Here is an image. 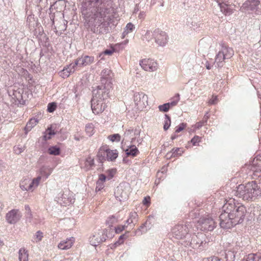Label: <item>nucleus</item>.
<instances>
[{
	"label": "nucleus",
	"instance_id": "1",
	"mask_svg": "<svg viewBox=\"0 0 261 261\" xmlns=\"http://www.w3.org/2000/svg\"><path fill=\"white\" fill-rule=\"evenodd\" d=\"M105 0H85L82 5V13L85 15L88 27L94 33L105 22L111 21V8L106 6Z\"/></svg>",
	"mask_w": 261,
	"mask_h": 261
},
{
	"label": "nucleus",
	"instance_id": "2",
	"mask_svg": "<svg viewBox=\"0 0 261 261\" xmlns=\"http://www.w3.org/2000/svg\"><path fill=\"white\" fill-rule=\"evenodd\" d=\"M223 211L219 216L220 225L222 228L229 229L243 222L246 210L234 199L230 198L224 204Z\"/></svg>",
	"mask_w": 261,
	"mask_h": 261
},
{
	"label": "nucleus",
	"instance_id": "3",
	"mask_svg": "<svg viewBox=\"0 0 261 261\" xmlns=\"http://www.w3.org/2000/svg\"><path fill=\"white\" fill-rule=\"evenodd\" d=\"M236 195L244 200H254L261 194V188L256 180L249 182L244 185H240L236 192Z\"/></svg>",
	"mask_w": 261,
	"mask_h": 261
},
{
	"label": "nucleus",
	"instance_id": "4",
	"mask_svg": "<svg viewBox=\"0 0 261 261\" xmlns=\"http://www.w3.org/2000/svg\"><path fill=\"white\" fill-rule=\"evenodd\" d=\"M94 57L89 56H83L76 60L74 63H72L65 67L60 73L63 77H67L71 73H73L77 66H86L92 64L94 62Z\"/></svg>",
	"mask_w": 261,
	"mask_h": 261
},
{
	"label": "nucleus",
	"instance_id": "5",
	"mask_svg": "<svg viewBox=\"0 0 261 261\" xmlns=\"http://www.w3.org/2000/svg\"><path fill=\"white\" fill-rule=\"evenodd\" d=\"M220 45L221 48L215 58V63L218 67H222L223 61L225 59H230L234 54L232 48L229 47L224 43L221 42Z\"/></svg>",
	"mask_w": 261,
	"mask_h": 261
},
{
	"label": "nucleus",
	"instance_id": "6",
	"mask_svg": "<svg viewBox=\"0 0 261 261\" xmlns=\"http://www.w3.org/2000/svg\"><path fill=\"white\" fill-rule=\"evenodd\" d=\"M112 87L110 84L107 85L101 84L93 90L92 98L106 100L109 96L110 90Z\"/></svg>",
	"mask_w": 261,
	"mask_h": 261
},
{
	"label": "nucleus",
	"instance_id": "7",
	"mask_svg": "<svg viewBox=\"0 0 261 261\" xmlns=\"http://www.w3.org/2000/svg\"><path fill=\"white\" fill-rule=\"evenodd\" d=\"M191 226V223L176 225L172 228V234L177 239H182L188 234L190 228Z\"/></svg>",
	"mask_w": 261,
	"mask_h": 261
},
{
	"label": "nucleus",
	"instance_id": "8",
	"mask_svg": "<svg viewBox=\"0 0 261 261\" xmlns=\"http://www.w3.org/2000/svg\"><path fill=\"white\" fill-rule=\"evenodd\" d=\"M216 226L215 222L210 217L200 218L196 225L197 229L201 231H212Z\"/></svg>",
	"mask_w": 261,
	"mask_h": 261
},
{
	"label": "nucleus",
	"instance_id": "9",
	"mask_svg": "<svg viewBox=\"0 0 261 261\" xmlns=\"http://www.w3.org/2000/svg\"><path fill=\"white\" fill-rule=\"evenodd\" d=\"M41 178V176H38L33 180L29 178H24L20 182V188L23 191H33L39 185Z\"/></svg>",
	"mask_w": 261,
	"mask_h": 261
},
{
	"label": "nucleus",
	"instance_id": "10",
	"mask_svg": "<svg viewBox=\"0 0 261 261\" xmlns=\"http://www.w3.org/2000/svg\"><path fill=\"white\" fill-rule=\"evenodd\" d=\"M259 5V0H247L241 6L240 10L243 12L256 14Z\"/></svg>",
	"mask_w": 261,
	"mask_h": 261
},
{
	"label": "nucleus",
	"instance_id": "11",
	"mask_svg": "<svg viewBox=\"0 0 261 261\" xmlns=\"http://www.w3.org/2000/svg\"><path fill=\"white\" fill-rule=\"evenodd\" d=\"M110 230L104 229L99 231L97 234H94L90 238V245H99L106 241L109 238L108 232Z\"/></svg>",
	"mask_w": 261,
	"mask_h": 261
},
{
	"label": "nucleus",
	"instance_id": "12",
	"mask_svg": "<svg viewBox=\"0 0 261 261\" xmlns=\"http://www.w3.org/2000/svg\"><path fill=\"white\" fill-rule=\"evenodd\" d=\"M105 100L92 98L91 100L92 110L95 114H98L102 113L107 107Z\"/></svg>",
	"mask_w": 261,
	"mask_h": 261
},
{
	"label": "nucleus",
	"instance_id": "13",
	"mask_svg": "<svg viewBox=\"0 0 261 261\" xmlns=\"http://www.w3.org/2000/svg\"><path fill=\"white\" fill-rule=\"evenodd\" d=\"M147 96L143 92H136L134 95V100L137 109L142 110L147 105Z\"/></svg>",
	"mask_w": 261,
	"mask_h": 261
},
{
	"label": "nucleus",
	"instance_id": "14",
	"mask_svg": "<svg viewBox=\"0 0 261 261\" xmlns=\"http://www.w3.org/2000/svg\"><path fill=\"white\" fill-rule=\"evenodd\" d=\"M140 65L142 69L146 71L153 72L158 69L157 63L151 59H144L141 60Z\"/></svg>",
	"mask_w": 261,
	"mask_h": 261
},
{
	"label": "nucleus",
	"instance_id": "15",
	"mask_svg": "<svg viewBox=\"0 0 261 261\" xmlns=\"http://www.w3.org/2000/svg\"><path fill=\"white\" fill-rule=\"evenodd\" d=\"M22 217L21 213L17 209H13L7 213L6 219L10 224H14L20 220Z\"/></svg>",
	"mask_w": 261,
	"mask_h": 261
},
{
	"label": "nucleus",
	"instance_id": "16",
	"mask_svg": "<svg viewBox=\"0 0 261 261\" xmlns=\"http://www.w3.org/2000/svg\"><path fill=\"white\" fill-rule=\"evenodd\" d=\"M168 36L166 32L159 29L154 30V41L159 46H164L167 43Z\"/></svg>",
	"mask_w": 261,
	"mask_h": 261
},
{
	"label": "nucleus",
	"instance_id": "17",
	"mask_svg": "<svg viewBox=\"0 0 261 261\" xmlns=\"http://www.w3.org/2000/svg\"><path fill=\"white\" fill-rule=\"evenodd\" d=\"M113 73L111 70L108 68L104 69L101 72V84H108L112 86Z\"/></svg>",
	"mask_w": 261,
	"mask_h": 261
},
{
	"label": "nucleus",
	"instance_id": "18",
	"mask_svg": "<svg viewBox=\"0 0 261 261\" xmlns=\"http://www.w3.org/2000/svg\"><path fill=\"white\" fill-rule=\"evenodd\" d=\"M114 194L116 199L120 202L126 200L128 197L127 192L123 190L121 186L116 188Z\"/></svg>",
	"mask_w": 261,
	"mask_h": 261
},
{
	"label": "nucleus",
	"instance_id": "19",
	"mask_svg": "<svg viewBox=\"0 0 261 261\" xmlns=\"http://www.w3.org/2000/svg\"><path fill=\"white\" fill-rule=\"evenodd\" d=\"M151 227V223L146 221L143 224L141 225L140 227L135 231V235L141 236L143 233H146Z\"/></svg>",
	"mask_w": 261,
	"mask_h": 261
},
{
	"label": "nucleus",
	"instance_id": "20",
	"mask_svg": "<svg viewBox=\"0 0 261 261\" xmlns=\"http://www.w3.org/2000/svg\"><path fill=\"white\" fill-rule=\"evenodd\" d=\"M205 238V235L203 233H198V235H193L192 236L190 245H203L202 239Z\"/></svg>",
	"mask_w": 261,
	"mask_h": 261
},
{
	"label": "nucleus",
	"instance_id": "21",
	"mask_svg": "<svg viewBox=\"0 0 261 261\" xmlns=\"http://www.w3.org/2000/svg\"><path fill=\"white\" fill-rule=\"evenodd\" d=\"M125 152L127 156H132L133 158L136 156L139 153V151L135 145H129L125 150Z\"/></svg>",
	"mask_w": 261,
	"mask_h": 261
},
{
	"label": "nucleus",
	"instance_id": "22",
	"mask_svg": "<svg viewBox=\"0 0 261 261\" xmlns=\"http://www.w3.org/2000/svg\"><path fill=\"white\" fill-rule=\"evenodd\" d=\"M108 161H113L118 156V152L116 150H112L109 149H106L105 152Z\"/></svg>",
	"mask_w": 261,
	"mask_h": 261
},
{
	"label": "nucleus",
	"instance_id": "23",
	"mask_svg": "<svg viewBox=\"0 0 261 261\" xmlns=\"http://www.w3.org/2000/svg\"><path fill=\"white\" fill-rule=\"evenodd\" d=\"M242 261H261V255L259 254L250 253L245 256Z\"/></svg>",
	"mask_w": 261,
	"mask_h": 261
},
{
	"label": "nucleus",
	"instance_id": "24",
	"mask_svg": "<svg viewBox=\"0 0 261 261\" xmlns=\"http://www.w3.org/2000/svg\"><path fill=\"white\" fill-rule=\"evenodd\" d=\"M221 11L226 15H230L233 12V10L225 4H219Z\"/></svg>",
	"mask_w": 261,
	"mask_h": 261
},
{
	"label": "nucleus",
	"instance_id": "25",
	"mask_svg": "<svg viewBox=\"0 0 261 261\" xmlns=\"http://www.w3.org/2000/svg\"><path fill=\"white\" fill-rule=\"evenodd\" d=\"M183 153V151L180 149V148H174L171 151L167 153L166 156L167 157H175L181 155Z\"/></svg>",
	"mask_w": 261,
	"mask_h": 261
},
{
	"label": "nucleus",
	"instance_id": "26",
	"mask_svg": "<svg viewBox=\"0 0 261 261\" xmlns=\"http://www.w3.org/2000/svg\"><path fill=\"white\" fill-rule=\"evenodd\" d=\"M29 254L28 251L24 248H21L19 251V261H28Z\"/></svg>",
	"mask_w": 261,
	"mask_h": 261
},
{
	"label": "nucleus",
	"instance_id": "27",
	"mask_svg": "<svg viewBox=\"0 0 261 261\" xmlns=\"http://www.w3.org/2000/svg\"><path fill=\"white\" fill-rule=\"evenodd\" d=\"M94 166V159L91 157H88L86 159L85 162V170L88 171L91 170L93 167Z\"/></svg>",
	"mask_w": 261,
	"mask_h": 261
},
{
	"label": "nucleus",
	"instance_id": "28",
	"mask_svg": "<svg viewBox=\"0 0 261 261\" xmlns=\"http://www.w3.org/2000/svg\"><path fill=\"white\" fill-rule=\"evenodd\" d=\"M153 39H154V31H147L142 37L143 40L147 42H149Z\"/></svg>",
	"mask_w": 261,
	"mask_h": 261
},
{
	"label": "nucleus",
	"instance_id": "29",
	"mask_svg": "<svg viewBox=\"0 0 261 261\" xmlns=\"http://www.w3.org/2000/svg\"><path fill=\"white\" fill-rule=\"evenodd\" d=\"M38 122V120L36 118H31L30 121L27 123L25 127V130L27 132H29L31 130V129L35 126L37 123Z\"/></svg>",
	"mask_w": 261,
	"mask_h": 261
},
{
	"label": "nucleus",
	"instance_id": "30",
	"mask_svg": "<svg viewBox=\"0 0 261 261\" xmlns=\"http://www.w3.org/2000/svg\"><path fill=\"white\" fill-rule=\"evenodd\" d=\"M225 258L228 261H233L235 258V252L233 250H226L225 251Z\"/></svg>",
	"mask_w": 261,
	"mask_h": 261
},
{
	"label": "nucleus",
	"instance_id": "31",
	"mask_svg": "<svg viewBox=\"0 0 261 261\" xmlns=\"http://www.w3.org/2000/svg\"><path fill=\"white\" fill-rule=\"evenodd\" d=\"M253 178L254 180L257 181L258 185L261 184V169H256L253 171Z\"/></svg>",
	"mask_w": 261,
	"mask_h": 261
},
{
	"label": "nucleus",
	"instance_id": "32",
	"mask_svg": "<svg viewBox=\"0 0 261 261\" xmlns=\"http://www.w3.org/2000/svg\"><path fill=\"white\" fill-rule=\"evenodd\" d=\"M48 151L49 154L51 155H57L60 153V149L57 146H50Z\"/></svg>",
	"mask_w": 261,
	"mask_h": 261
},
{
	"label": "nucleus",
	"instance_id": "33",
	"mask_svg": "<svg viewBox=\"0 0 261 261\" xmlns=\"http://www.w3.org/2000/svg\"><path fill=\"white\" fill-rule=\"evenodd\" d=\"M40 172L41 175L45 176V178H47L51 173L50 169L47 166H42L40 169Z\"/></svg>",
	"mask_w": 261,
	"mask_h": 261
},
{
	"label": "nucleus",
	"instance_id": "34",
	"mask_svg": "<svg viewBox=\"0 0 261 261\" xmlns=\"http://www.w3.org/2000/svg\"><path fill=\"white\" fill-rule=\"evenodd\" d=\"M179 100V94H176L175 96L172 98L171 101L169 102H167V104L169 105V109L170 108L175 106Z\"/></svg>",
	"mask_w": 261,
	"mask_h": 261
},
{
	"label": "nucleus",
	"instance_id": "35",
	"mask_svg": "<svg viewBox=\"0 0 261 261\" xmlns=\"http://www.w3.org/2000/svg\"><path fill=\"white\" fill-rule=\"evenodd\" d=\"M43 233L41 231H37L33 237V242L35 243H38L42 239Z\"/></svg>",
	"mask_w": 261,
	"mask_h": 261
},
{
	"label": "nucleus",
	"instance_id": "36",
	"mask_svg": "<svg viewBox=\"0 0 261 261\" xmlns=\"http://www.w3.org/2000/svg\"><path fill=\"white\" fill-rule=\"evenodd\" d=\"M93 130H94V126H93V124L88 123V124H86V125L85 126V131H86L87 135H88L89 136H92L94 133Z\"/></svg>",
	"mask_w": 261,
	"mask_h": 261
},
{
	"label": "nucleus",
	"instance_id": "37",
	"mask_svg": "<svg viewBox=\"0 0 261 261\" xmlns=\"http://www.w3.org/2000/svg\"><path fill=\"white\" fill-rule=\"evenodd\" d=\"M246 241H247V238H245V237L242 238L240 235H238L235 240L232 241V243H236L237 245L240 243L247 244L248 242Z\"/></svg>",
	"mask_w": 261,
	"mask_h": 261
},
{
	"label": "nucleus",
	"instance_id": "38",
	"mask_svg": "<svg viewBox=\"0 0 261 261\" xmlns=\"http://www.w3.org/2000/svg\"><path fill=\"white\" fill-rule=\"evenodd\" d=\"M118 222V218L114 216H112L108 218L107 220V223L109 225V226L111 227L113 226V224Z\"/></svg>",
	"mask_w": 261,
	"mask_h": 261
},
{
	"label": "nucleus",
	"instance_id": "39",
	"mask_svg": "<svg viewBox=\"0 0 261 261\" xmlns=\"http://www.w3.org/2000/svg\"><path fill=\"white\" fill-rule=\"evenodd\" d=\"M171 125V119L169 115L166 114L164 124V129L167 130Z\"/></svg>",
	"mask_w": 261,
	"mask_h": 261
},
{
	"label": "nucleus",
	"instance_id": "40",
	"mask_svg": "<svg viewBox=\"0 0 261 261\" xmlns=\"http://www.w3.org/2000/svg\"><path fill=\"white\" fill-rule=\"evenodd\" d=\"M56 134V132L52 129V127L49 128L47 130V134L45 135L43 137L45 140H49L51 138V136L55 135Z\"/></svg>",
	"mask_w": 261,
	"mask_h": 261
},
{
	"label": "nucleus",
	"instance_id": "41",
	"mask_svg": "<svg viewBox=\"0 0 261 261\" xmlns=\"http://www.w3.org/2000/svg\"><path fill=\"white\" fill-rule=\"evenodd\" d=\"M75 242V238L73 237H70L69 238H67L65 240H63L61 241L58 245H65V244H67V245H73V244Z\"/></svg>",
	"mask_w": 261,
	"mask_h": 261
},
{
	"label": "nucleus",
	"instance_id": "42",
	"mask_svg": "<svg viewBox=\"0 0 261 261\" xmlns=\"http://www.w3.org/2000/svg\"><path fill=\"white\" fill-rule=\"evenodd\" d=\"M108 139L112 142H119L121 136L119 134H115L108 136Z\"/></svg>",
	"mask_w": 261,
	"mask_h": 261
},
{
	"label": "nucleus",
	"instance_id": "43",
	"mask_svg": "<svg viewBox=\"0 0 261 261\" xmlns=\"http://www.w3.org/2000/svg\"><path fill=\"white\" fill-rule=\"evenodd\" d=\"M129 218L130 220H132L133 223H136L138 220V215L135 212H131L129 213Z\"/></svg>",
	"mask_w": 261,
	"mask_h": 261
},
{
	"label": "nucleus",
	"instance_id": "44",
	"mask_svg": "<svg viewBox=\"0 0 261 261\" xmlns=\"http://www.w3.org/2000/svg\"><path fill=\"white\" fill-rule=\"evenodd\" d=\"M135 25L129 22V23H128L125 28V33H129L132 32H133V31L135 29Z\"/></svg>",
	"mask_w": 261,
	"mask_h": 261
},
{
	"label": "nucleus",
	"instance_id": "45",
	"mask_svg": "<svg viewBox=\"0 0 261 261\" xmlns=\"http://www.w3.org/2000/svg\"><path fill=\"white\" fill-rule=\"evenodd\" d=\"M58 202H60L61 203V201L65 204H66V201L67 200V197L66 195H65L64 193H60L59 194V197H58Z\"/></svg>",
	"mask_w": 261,
	"mask_h": 261
},
{
	"label": "nucleus",
	"instance_id": "46",
	"mask_svg": "<svg viewBox=\"0 0 261 261\" xmlns=\"http://www.w3.org/2000/svg\"><path fill=\"white\" fill-rule=\"evenodd\" d=\"M25 146L18 145L14 147V151L17 154H20L25 150Z\"/></svg>",
	"mask_w": 261,
	"mask_h": 261
},
{
	"label": "nucleus",
	"instance_id": "47",
	"mask_svg": "<svg viewBox=\"0 0 261 261\" xmlns=\"http://www.w3.org/2000/svg\"><path fill=\"white\" fill-rule=\"evenodd\" d=\"M57 108V105L55 102L49 103L47 106V111L49 113L53 112Z\"/></svg>",
	"mask_w": 261,
	"mask_h": 261
},
{
	"label": "nucleus",
	"instance_id": "48",
	"mask_svg": "<svg viewBox=\"0 0 261 261\" xmlns=\"http://www.w3.org/2000/svg\"><path fill=\"white\" fill-rule=\"evenodd\" d=\"M25 221L28 223H32L33 220V215L32 212L25 213Z\"/></svg>",
	"mask_w": 261,
	"mask_h": 261
},
{
	"label": "nucleus",
	"instance_id": "49",
	"mask_svg": "<svg viewBox=\"0 0 261 261\" xmlns=\"http://www.w3.org/2000/svg\"><path fill=\"white\" fill-rule=\"evenodd\" d=\"M159 109L161 112H167L169 111V105L167 103L159 106Z\"/></svg>",
	"mask_w": 261,
	"mask_h": 261
},
{
	"label": "nucleus",
	"instance_id": "50",
	"mask_svg": "<svg viewBox=\"0 0 261 261\" xmlns=\"http://www.w3.org/2000/svg\"><path fill=\"white\" fill-rule=\"evenodd\" d=\"M186 126H187L186 123H180L178 126L176 127V128L175 130V133H178L182 131L186 128Z\"/></svg>",
	"mask_w": 261,
	"mask_h": 261
},
{
	"label": "nucleus",
	"instance_id": "51",
	"mask_svg": "<svg viewBox=\"0 0 261 261\" xmlns=\"http://www.w3.org/2000/svg\"><path fill=\"white\" fill-rule=\"evenodd\" d=\"M106 176L103 174H101L99 175L98 180L97 181V188H98V185H100L101 183H102L103 181L106 180Z\"/></svg>",
	"mask_w": 261,
	"mask_h": 261
},
{
	"label": "nucleus",
	"instance_id": "52",
	"mask_svg": "<svg viewBox=\"0 0 261 261\" xmlns=\"http://www.w3.org/2000/svg\"><path fill=\"white\" fill-rule=\"evenodd\" d=\"M126 226L125 225H118V226L115 227L114 229L115 231V232L116 233H119L121 232L123 230L125 229Z\"/></svg>",
	"mask_w": 261,
	"mask_h": 261
},
{
	"label": "nucleus",
	"instance_id": "53",
	"mask_svg": "<svg viewBox=\"0 0 261 261\" xmlns=\"http://www.w3.org/2000/svg\"><path fill=\"white\" fill-rule=\"evenodd\" d=\"M201 138L198 136H195L191 140L193 145H197V144L200 141Z\"/></svg>",
	"mask_w": 261,
	"mask_h": 261
},
{
	"label": "nucleus",
	"instance_id": "54",
	"mask_svg": "<svg viewBox=\"0 0 261 261\" xmlns=\"http://www.w3.org/2000/svg\"><path fill=\"white\" fill-rule=\"evenodd\" d=\"M127 236L126 234H122L119 237V240L118 241L115 242L113 245H121L123 243V241L121 240L126 239L127 238Z\"/></svg>",
	"mask_w": 261,
	"mask_h": 261
},
{
	"label": "nucleus",
	"instance_id": "55",
	"mask_svg": "<svg viewBox=\"0 0 261 261\" xmlns=\"http://www.w3.org/2000/svg\"><path fill=\"white\" fill-rule=\"evenodd\" d=\"M116 173V170L115 169H111L109 170L108 171V178L109 179H111L114 175V174Z\"/></svg>",
	"mask_w": 261,
	"mask_h": 261
},
{
	"label": "nucleus",
	"instance_id": "56",
	"mask_svg": "<svg viewBox=\"0 0 261 261\" xmlns=\"http://www.w3.org/2000/svg\"><path fill=\"white\" fill-rule=\"evenodd\" d=\"M218 101V98L217 96H213L212 98L209 100L208 103L210 105H215Z\"/></svg>",
	"mask_w": 261,
	"mask_h": 261
},
{
	"label": "nucleus",
	"instance_id": "57",
	"mask_svg": "<svg viewBox=\"0 0 261 261\" xmlns=\"http://www.w3.org/2000/svg\"><path fill=\"white\" fill-rule=\"evenodd\" d=\"M143 204L145 205H148L150 203V198L149 196H147L144 197L143 200Z\"/></svg>",
	"mask_w": 261,
	"mask_h": 261
},
{
	"label": "nucleus",
	"instance_id": "58",
	"mask_svg": "<svg viewBox=\"0 0 261 261\" xmlns=\"http://www.w3.org/2000/svg\"><path fill=\"white\" fill-rule=\"evenodd\" d=\"M105 153H103V155L102 154V153L99 152L97 155V157L98 158V160L99 163H102V160L104 159L105 156Z\"/></svg>",
	"mask_w": 261,
	"mask_h": 261
},
{
	"label": "nucleus",
	"instance_id": "59",
	"mask_svg": "<svg viewBox=\"0 0 261 261\" xmlns=\"http://www.w3.org/2000/svg\"><path fill=\"white\" fill-rule=\"evenodd\" d=\"M133 133V129H129L128 130H126V131L125 132L124 134V137L126 138H128L129 136V135H130L132 134V133Z\"/></svg>",
	"mask_w": 261,
	"mask_h": 261
},
{
	"label": "nucleus",
	"instance_id": "60",
	"mask_svg": "<svg viewBox=\"0 0 261 261\" xmlns=\"http://www.w3.org/2000/svg\"><path fill=\"white\" fill-rule=\"evenodd\" d=\"M205 123L203 120L199 121L196 124V127L197 128H200Z\"/></svg>",
	"mask_w": 261,
	"mask_h": 261
},
{
	"label": "nucleus",
	"instance_id": "61",
	"mask_svg": "<svg viewBox=\"0 0 261 261\" xmlns=\"http://www.w3.org/2000/svg\"><path fill=\"white\" fill-rule=\"evenodd\" d=\"M114 52V50L111 49H106L103 52V54L104 55H111L113 54Z\"/></svg>",
	"mask_w": 261,
	"mask_h": 261
},
{
	"label": "nucleus",
	"instance_id": "62",
	"mask_svg": "<svg viewBox=\"0 0 261 261\" xmlns=\"http://www.w3.org/2000/svg\"><path fill=\"white\" fill-rule=\"evenodd\" d=\"M138 17L140 19H144V18L145 17V12L144 11L140 12L139 14Z\"/></svg>",
	"mask_w": 261,
	"mask_h": 261
},
{
	"label": "nucleus",
	"instance_id": "63",
	"mask_svg": "<svg viewBox=\"0 0 261 261\" xmlns=\"http://www.w3.org/2000/svg\"><path fill=\"white\" fill-rule=\"evenodd\" d=\"M134 135L135 136H139L140 134L141 130L139 128H136L134 130H133Z\"/></svg>",
	"mask_w": 261,
	"mask_h": 261
},
{
	"label": "nucleus",
	"instance_id": "64",
	"mask_svg": "<svg viewBox=\"0 0 261 261\" xmlns=\"http://www.w3.org/2000/svg\"><path fill=\"white\" fill-rule=\"evenodd\" d=\"M202 261H213V256L211 257L204 258Z\"/></svg>",
	"mask_w": 261,
	"mask_h": 261
}]
</instances>
